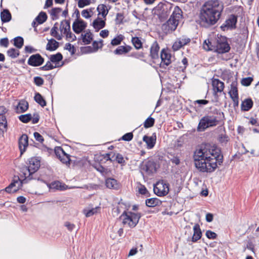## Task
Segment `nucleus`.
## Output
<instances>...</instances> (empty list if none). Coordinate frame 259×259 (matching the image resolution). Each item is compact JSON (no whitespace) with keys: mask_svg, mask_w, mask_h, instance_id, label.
<instances>
[{"mask_svg":"<svg viewBox=\"0 0 259 259\" xmlns=\"http://www.w3.org/2000/svg\"><path fill=\"white\" fill-rule=\"evenodd\" d=\"M211 148L210 144H202L194 152L195 166L201 172L212 173L217 169V164L210 156Z\"/></svg>","mask_w":259,"mask_h":259,"instance_id":"f257e3e1","label":"nucleus"},{"mask_svg":"<svg viewBox=\"0 0 259 259\" xmlns=\"http://www.w3.org/2000/svg\"><path fill=\"white\" fill-rule=\"evenodd\" d=\"M223 9V3L219 0L205 3L200 10V24L205 27L215 24L220 19Z\"/></svg>","mask_w":259,"mask_h":259,"instance_id":"f03ea898","label":"nucleus"},{"mask_svg":"<svg viewBox=\"0 0 259 259\" xmlns=\"http://www.w3.org/2000/svg\"><path fill=\"white\" fill-rule=\"evenodd\" d=\"M40 157H32L28 159L26 162L27 166L25 168L28 172V175L26 176V174L23 172L25 178L23 180L22 182H21V186L22 185L23 183H27L28 181L32 180L44 181L35 175V173L39 169L40 166Z\"/></svg>","mask_w":259,"mask_h":259,"instance_id":"7ed1b4c3","label":"nucleus"},{"mask_svg":"<svg viewBox=\"0 0 259 259\" xmlns=\"http://www.w3.org/2000/svg\"><path fill=\"white\" fill-rule=\"evenodd\" d=\"M142 214L140 212L135 213L124 210L119 217V219L122 220L124 225H127L131 228H135L138 224Z\"/></svg>","mask_w":259,"mask_h":259,"instance_id":"20e7f679","label":"nucleus"},{"mask_svg":"<svg viewBox=\"0 0 259 259\" xmlns=\"http://www.w3.org/2000/svg\"><path fill=\"white\" fill-rule=\"evenodd\" d=\"M139 168L144 179L145 177L144 172H145L148 175H152L156 173L158 169L156 161L152 159L143 161L140 164Z\"/></svg>","mask_w":259,"mask_h":259,"instance_id":"39448f33","label":"nucleus"},{"mask_svg":"<svg viewBox=\"0 0 259 259\" xmlns=\"http://www.w3.org/2000/svg\"><path fill=\"white\" fill-rule=\"evenodd\" d=\"M219 123L217 117L213 116H204L199 121L197 126L199 132L204 131L206 128L216 126Z\"/></svg>","mask_w":259,"mask_h":259,"instance_id":"423d86ee","label":"nucleus"},{"mask_svg":"<svg viewBox=\"0 0 259 259\" xmlns=\"http://www.w3.org/2000/svg\"><path fill=\"white\" fill-rule=\"evenodd\" d=\"M212 86L213 89V95L214 97V101L219 102V93H221L223 92L225 88L224 83L218 78H213L212 80Z\"/></svg>","mask_w":259,"mask_h":259,"instance_id":"0eeeda50","label":"nucleus"},{"mask_svg":"<svg viewBox=\"0 0 259 259\" xmlns=\"http://www.w3.org/2000/svg\"><path fill=\"white\" fill-rule=\"evenodd\" d=\"M237 21L238 16L235 14H231L226 20L225 23L221 25V29L223 31L235 29Z\"/></svg>","mask_w":259,"mask_h":259,"instance_id":"6e6552de","label":"nucleus"},{"mask_svg":"<svg viewBox=\"0 0 259 259\" xmlns=\"http://www.w3.org/2000/svg\"><path fill=\"white\" fill-rule=\"evenodd\" d=\"M210 155L213 157H212V159L214 161L213 162H215L217 164V168L218 165H221L224 161V157L222 154L221 149L218 148L216 145H214L211 146Z\"/></svg>","mask_w":259,"mask_h":259,"instance_id":"1a4fd4ad","label":"nucleus"},{"mask_svg":"<svg viewBox=\"0 0 259 259\" xmlns=\"http://www.w3.org/2000/svg\"><path fill=\"white\" fill-rule=\"evenodd\" d=\"M230 49V45L227 40L226 37H224L222 39H217L215 52L218 54H224L229 52Z\"/></svg>","mask_w":259,"mask_h":259,"instance_id":"9d476101","label":"nucleus"},{"mask_svg":"<svg viewBox=\"0 0 259 259\" xmlns=\"http://www.w3.org/2000/svg\"><path fill=\"white\" fill-rule=\"evenodd\" d=\"M44 58L38 53L31 55L27 61V64L32 67H38L44 63Z\"/></svg>","mask_w":259,"mask_h":259,"instance_id":"9b49d317","label":"nucleus"},{"mask_svg":"<svg viewBox=\"0 0 259 259\" xmlns=\"http://www.w3.org/2000/svg\"><path fill=\"white\" fill-rule=\"evenodd\" d=\"M178 23V21L169 18L166 22L162 25V30L166 34L172 32L176 29Z\"/></svg>","mask_w":259,"mask_h":259,"instance_id":"f8f14e48","label":"nucleus"},{"mask_svg":"<svg viewBox=\"0 0 259 259\" xmlns=\"http://www.w3.org/2000/svg\"><path fill=\"white\" fill-rule=\"evenodd\" d=\"M171 54L168 53L166 50L163 49L160 53L161 63L160 67L161 68H166V66H168L171 63Z\"/></svg>","mask_w":259,"mask_h":259,"instance_id":"ddd939ff","label":"nucleus"},{"mask_svg":"<svg viewBox=\"0 0 259 259\" xmlns=\"http://www.w3.org/2000/svg\"><path fill=\"white\" fill-rule=\"evenodd\" d=\"M87 26V23L81 19H76L72 24L73 31L79 34L83 31Z\"/></svg>","mask_w":259,"mask_h":259,"instance_id":"4468645a","label":"nucleus"},{"mask_svg":"<svg viewBox=\"0 0 259 259\" xmlns=\"http://www.w3.org/2000/svg\"><path fill=\"white\" fill-rule=\"evenodd\" d=\"M190 41L191 39L190 38L187 37L185 36H182L177 38V40L173 44L172 48L174 51H177L183 46L189 44Z\"/></svg>","mask_w":259,"mask_h":259,"instance_id":"2eb2a0df","label":"nucleus"},{"mask_svg":"<svg viewBox=\"0 0 259 259\" xmlns=\"http://www.w3.org/2000/svg\"><path fill=\"white\" fill-rule=\"evenodd\" d=\"M19 147L20 149L21 154H22L26 149L28 146V137L24 134L18 140Z\"/></svg>","mask_w":259,"mask_h":259,"instance_id":"dca6fc26","label":"nucleus"},{"mask_svg":"<svg viewBox=\"0 0 259 259\" xmlns=\"http://www.w3.org/2000/svg\"><path fill=\"white\" fill-rule=\"evenodd\" d=\"M143 141L145 142L147 144V148L149 149H152L155 144L156 141V134L154 133L152 134V136H148L147 135H145L143 138Z\"/></svg>","mask_w":259,"mask_h":259,"instance_id":"f3484780","label":"nucleus"},{"mask_svg":"<svg viewBox=\"0 0 259 259\" xmlns=\"http://www.w3.org/2000/svg\"><path fill=\"white\" fill-rule=\"evenodd\" d=\"M218 128L220 129V131L223 130V133L219 135L218 140L223 145H226L227 143L229 142L230 138L229 136L226 134L225 127L223 126H220L218 127Z\"/></svg>","mask_w":259,"mask_h":259,"instance_id":"a211bd4d","label":"nucleus"},{"mask_svg":"<svg viewBox=\"0 0 259 259\" xmlns=\"http://www.w3.org/2000/svg\"><path fill=\"white\" fill-rule=\"evenodd\" d=\"M194 233L191 239L193 242H196L202 237V232L198 224H195L193 227Z\"/></svg>","mask_w":259,"mask_h":259,"instance_id":"6ab92c4d","label":"nucleus"},{"mask_svg":"<svg viewBox=\"0 0 259 259\" xmlns=\"http://www.w3.org/2000/svg\"><path fill=\"white\" fill-rule=\"evenodd\" d=\"M28 103L24 100H21L16 106L15 110L17 113H23L28 109Z\"/></svg>","mask_w":259,"mask_h":259,"instance_id":"aec40b11","label":"nucleus"},{"mask_svg":"<svg viewBox=\"0 0 259 259\" xmlns=\"http://www.w3.org/2000/svg\"><path fill=\"white\" fill-rule=\"evenodd\" d=\"M159 49L160 47L157 42L156 41H154L150 49V56L152 59L154 60L158 59V52Z\"/></svg>","mask_w":259,"mask_h":259,"instance_id":"412c9836","label":"nucleus"},{"mask_svg":"<svg viewBox=\"0 0 259 259\" xmlns=\"http://www.w3.org/2000/svg\"><path fill=\"white\" fill-rule=\"evenodd\" d=\"M105 185L109 189L118 190L119 188V183L114 178H108L105 180Z\"/></svg>","mask_w":259,"mask_h":259,"instance_id":"4be33fe9","label":"nucleus"},{"mask_svg":"<svg viewBox=\"0 0 259 259\" xmlns=\"http://www.w3.org/2000/svg\"><path fill=\"white\" fill-rule=\"evenodd\" d=\"M132 47L128 45L120 46L117 47L114 51L115 55H121L128 53L132 50Z\"/></svg>","mask_w":259,"mask_h":259,"instance_id":"5701e85b","label":"nucleus"},{"mask_svg":"<svg viewBox=\"0 0 259 259\" xmlns=\"http://www.w3.org/2000/svg\"><path fill=\"white\" fill-rule=\"evenodd\" d=\"M253 105V102L250 98L245 99L241 104V109L243 111H248L250 110Z\"/></svg>","mask_w":259,"mask_h":259,"instance_id":"b1692460","label":"nucleus"},{"mask_svg":"<svg viewBox=\"0 0 259 259\" xmlns=\"http://www.w3.org/2000/svg\"><path fill=\"white\" fill-rule=\"evenodd\" d=\"M48 42L46 46V50L51 52L56 51L60 46L58 41L54 38L48 39Z\"/></svg>","mask_w":259,"mask_h":259,"instance_id":"393cba45","label":"nucleus"},{"mask_svg":"<svg viewBox=\"0 0 259 259\" xmlns=\"http://www.w3.org/2000/svg\"><path fill=\"white\" fill-rule=\"evenodd\" d=\"M105 25V21L102 20L99 17H98L95 20H94L92 23V26L96 29V32L104 28Z\"/></svg>","mask_w":259,"mask_h":259,"instance_id":"a878e982","label":"nucleus"},{"mask_svg":"<svg viewBox=\"0 0 259 259\" xmlns=\"http://www.w3.org/2000/svg\"><path fill=\"white\" fill-rule=\"evenodd\" d=\"M1 19L3 23L10 22L12 19V15L7 9H3L1 12Z\"/></svg>","mask_w":259,"mask_h":259,"instance_id":"bb28decb","label":"nucleus"},{"mask_svg":"<svg viewBox=\"0 0 259 259\" xmlns=\"http://www.w3.org/2000/svg\"><path fill=\"white\" fill-rule=\"evenodd\" d=\"M162 203V202L157 198H151L145 200L146 205L149 207L160 206Z\"/></svg>","mask_w":259,"mask_h":259,"instance_id":"cd10ccee","label":"nucleus"},{"mask_svg":"<svg viewBox=\"0 0 259 259\" xmlns=\"http://www.w3.org/2000/svg\"><path fill=\"white\" fill-rule=\"evenodd\" d=\"M231 89L228 92L230 97L234 96H239L238 90V82L237 78H235V80L233 81L231 84Z\"/></svg>","mask_w":259,"mask_h":259,"instance_id":"c85d7f7f","label":"nucleus"},{"mask_svg":"<svg viewBox=\"0 0 259 259\" xmlns=\"http://www.w3.org/2000/svg\"><path fill=\"white\" fill-rule=\"evenodd\" d=\"M153 191L154 193L159 197L165 196L168 193V190H165L164 188L162 189L161 186H157V183L154 185Z\"/></svg>","mask_w":259,"mask_h":259,"instance_id":"c756f323","label":"nucleus"},{"mask_svg":"<svg viewBox=\"0 0 259 259\" xmlns=\"http://www.w3.org/2000/svg\"><path fill=\"white\" fill-rule=\"evenodd\" d=\"M63 57L62 54L58 52L56 54L51 55L49 57V60L52 62V63L55 64V65H57L60 61L63 60Z\"/></svg>","mask_w":259,"mask_h":259,"instance_id":"7c9ffc66","label":"nucleus"},{"mask_svg":"<svg viewBox=\"0 0 259 259\" xmlns=\"http://www.w3.org/2000/svg\"><path fill=\"white\" fill-rule=\"evenodd\" d=\"M182 10L178 6H176L170 18H172L173 20L178 21V22H179V19L182 16Z\"/></svg>","mask_w":259,"mask_h":259,"instance_id":"2f4dec72","label":"nucleus"},{"mask_svg":"<svg viewBox=\"0 0 259 259\" xmlns=\"http://www.w3.org/2000/svg\"><path fill=\"white\" fill-rule=\"evenodd\" d=\"M34 101L40 105L42 107H44L47 105V102L41 95L39 93H35L34 97Z\"/></svg>","mask_w":259,"mask_h":259,"instance_id":"473e14b6","label":"nucleus"},{"mask_svg":"<svg viewBox=\"0 0 259 259\" xmlns=\"http://www.w3.org/2000/svg\"><path fill=\"white\" fill-rule=\"evenodd\" d=\"M48 19V15L45 12H40L38 15L35 18V20L37 21L38 24H42L47 21Z\"/></svg>","mask_w":259,"mask_h":259,"instance_id":"72a5a7b5","label":"nucleus"},{"mask_svg":"<svg viewBox=\"0 0 259 259\" xmlns=\"http://www.w3.org/2000/svg\"><path fill=\"white\" fill-rule=\"evenodd\" d=\"M62 9L59 7L53 8L50 11L51 19L56 20L59 19V14L62 11Z\"/></svg>","mask_w":259,"mask_h":259,"instance_id":"f704fd0d","label":"nucleus"},{"mask_svg":"<svg viewBox=\"0 0 259 259\" xmlns=\"http://www.w3.org/2000/svg\"><path fill=\"white\" fill-rule=\"evenodd\" d=\"M57 25V22L55 23L54 26L51 29L50 34L58 40H60L62 39V35L61 34H59L57 31L58 29Z\"/></svg>","mask_w":259,"mask_h":259,"instance_id":"c9c22d12","label":"nucleus"},{"mask_svg":"<svg viewBox=\"0 0 259 259\" xmlns=\"http://www.w3.org/2000/svg\"><path fill=\"white\" fill-rule=\"evenodd\" d=\"M131 41L136 50L142 48L143 43L140 37L137 36L132 37Z\"/></svg>","mask_w":259,"mask_h":259,"instance_id":"e433bc0d","label":"nucleus"},{"mask_svg":"<svg viewBox=\"0 0 259 259\" xmlns=\"http://www.w3.org/2000/svg\"><path fill=\"white\" fill-rule=\"evenodd\" d=\"M52 62L50 61H48L46 64V65H45L44 66H41L40 67H39V70H44V71H48V70H52L56 67H60V66L59 65H55L54 66L52 63ZM63 63H62L60 66H62L63 65Z\"/></svg>","mask_w":259,"mask_h":259,"instance_id":"4c0bfd02","label":"nucleus"},{"mask_svg":"<svg viewBox=\"0 0 259 259\" xmlns=\"http://www.w3.org/2000/svg\"><path fill=\"white\" fill-rule=\"evenodd\" d=\"M215 45H212V42L209 39L205 40L203 44V47L204 50L206 51H213L214 52H215Z\"/></svg>","mask_w":259,"mask_h":259,"instance_id":"58836bf2","label":"nucleus"},{"mask_svg":"<svg viewBox=\"0 0 259 259\" xmlns=\"http://www.w3.org/2000/svg\"><path fill=\"white\" fill-rule=\"evenodd\" d=\"M8 126L7 121L5 115H0V130L3 133L7 131Z\"/></svg>","mask_w":259,"mask_h":259,"instance_id":"ea45409f","label":"nucleus"},{"mask_svg":"<svg viewBox=\"0 0 259 259\" xmlns=\"http://www.w3.org/2000/svg\"><path fill=\"white\" fill-rule=\"evenodd\" d=\"M97 10L98 11L99 14H101L103 18H105L108 13V10L104 4L99 5L97 7Z\"/></svg>","mask_w":259,"mask_h":259,"instance_id":"a19ab883","label":"nucleus"},{"mask_svg":"<svg viewBox=\"0 0 259 259\" xmlns=\"http://www.w3.org/2000/svg\"><path fill=\"white\" fill-rule=\"evenodd\" d=\"M7 54L9 57L14 59L20 55V51L18 50L12 48L7 50Z\"/></svg>","mask_w":259,"mask_h":259,"instance_id":"79ce46f5","label":"nucleus"},{"mask_svg":"<svg viewBox=\"0 0 259 259\" xmlns=\"http://www.w3.org/2000/svg\"><path fill=\"white\" fill-rule=\"evenodd\" d=\"M14 46L17 49L22 48L24 45V39L21 36H17L13 39Z\"/></svg>","mask_w":259,"mask_h":259,"instance_id":"37998d69","label":"nucleus"},{"mask_svg":"<svg viewBox=\"0 0 259 259\" xmlns=\"http://www.w3.org/2000/svg\"><path fill=\"white\" fill-rule=\"evenodd\" d=\"M62 154V158L61 159V161L66 165L70 164V156L69 154L66 153L64 150L63 149V151L61 152Z\"/></svg>","mask_w":259,"mask_h":259,"instance_id":"c03bdc74","label":"nucleus"},{"mask_svg":"<svg viewBox=\"0 0 259 259\" xmlns=\"http://www.w3.org/2000/svg\"><path fill=\"white\" fill-rule=\"evenodd\" d=\"M124 37L122 34H119L112 39L111 45L113 46L119 45L121 41L123 40Z\"/></svg>","mask_w":259,"mask_h":259,"instance_id":"a18cd8bd","label":"nucleus"},{"mask_svg":"<svg viewBox=\"0 0 259 259\" xmlns=\"http://www.w3.org/2000/svg\"><path fill=\"white\" fill-rule=\"evenodd\" d=\"M155 123V119L151 116H149L144 122V127L146 128L152 127Z\"/></svg>","mask_w":259,"mask_h":259,"instance_id":"49530a36","label":"nucleus"},{"mask_svg":"<svg viewBox=\"0 0 259 259\" xmlns=\"http://www.w3.org/2000/svg\"><path fill=\"white\" fill-rule=\"evenodd\" d=\"M18 118L22 122L27 123L32 119V115L30 113L22 114L18 116Z\"/></svg>","mask_w":259,"mask_h":259,"instance_id":"de8ad7c7","label":"nucleus"},{"mask_svg":"<svg viewBox=\"0 0 259 259\" xmlns=\"http://www.w3.org/2000/svg\"><path fill=\"white\" fill-rule=\"evenodd\" d=\"M100 208V207H96L89 210L84 209L83 212L86 217H90L97 213L98 212V210Z\"/></svg>","mask_w":259,"mask_h":259,"instance_id":"09e8293b","label":"nucleus"},{"mask_svg":"<svg viewBox=\"0 0 259 259\" xmlns=\"http://www.w3.org/2000/svg\"><path fill=\"white\" fill-rule=\"evenodd\" d=\"M49 187L51 189H55L59 190H65L64 188L62 187V183L59 181H54L53 182H52L49 185Z\"/></svg>","mask_w":259,"mask_h":259,"instance_id":"8fccbe9b","label":"nucleus"},{"mask_svg":"<svg viewBox=\"0 0 259 259\" xmlns=\"http://www.w3.org/2000/svg\"><path fill=\"white\" fill-rule=\"evenodd\" d=\"M115 159L114 160H115L118 164H121L122 166H124L126 164V162L124 159L123 156L120 153L115 154Z\"/></svg>","mask_w":259,"mask_h":259,"instance_id":"3c124183","label":"nucleus"},{"mask_svg":"<svg viewBox=\"0 0 259 259\" xmlns=\"http://www.w3.org/2000/svg\"><path fill=\"white\" fill-rule=\"evenodd\" d=\"M103 41L102 39H100L99 41L97 40L93 41L92 43V48L95 52H96L99 49L102 48L103 46Z\"/></svg>","mask_w":259,"mask_h":259,"instance_id":"603ef678","label":"nucleus"},{"mask_svg":"<svg viewBox=\"0 0 259 259\" xmlns=\"http://www.w3.org/2000/svg\"><path fill=\"white\" fill-rule=\"evenodd\" d=\"M147 53H144L143 52H132L128 56L133 58H135L136 59H140L141 58H145V55Z\"/></svg>","mask_w":259,"mask_h":259,"instance_id":"864d4df0","label":"nucleus"},{"mask_svg":"<svg viewBox=\"0 0 259 259\" xmlns=\"http://www.w3.org/2000/svg\"><path fill=\"white\" fill-rule=\"evenodd\" d=\"M253 80V78L251 77L243 78L241 81V83L243 86L248 87L251 84Z\"/></svg>","mask_w":259,"mask_h":259,"instance_id":"5fc2aeb1","label":"nucleus"},{"mask_svg":"<svg viewBox=\"0 0 259 259\" xmlns=\"http://www.w3.org/2000/svg\"><path fill=\"white\" fill-rule=\"evenodd\" d=\"M138 191L140 194L145 195L146 197H149L150 196V193L146 187L143 185H141L140 187L139 188Z\"/></svg>","mask_w":259,"mask_h":259,"instance_id":"6e6d98bb","label":"nucleus"},{"mask_svg":"<svg viewBox=\"0 0 259 259\" xmlns=\"http://www.w3.org/2000/svg\"><path fill=\"white\" fill-rule=\"evenodd\" d=\"M64 49L69 51L72 55L75 54L76 51L75 47L70 43L66 44Z\"/></svg>","mask_w":259,"mask_h":259,"instance_id":"4d7b16f0","label":"nucleus"},{"mask_svg":"<svg viewBox=\"0 0 259 259\" xmlns=\"http://www.w3.org/2000/svg\"><path fill=\"white\" fill-rule=\"evenodd\" d=\"M133 137H134V135H133V133L129 132V133H127L125 134L124 135H123L121 137L120 139L123 141H124L129 142V141H131L133 139Z\"/></svg>","mask_w":259,"mask_h":259,"instance_id":"13d9d810","label":"nucleus"},{"mask_svg":"<svg viewBox=\"0 0 259 259\" xmlns=\"http://www.w3.org/2000/svg\"><path fill=\"white\" fill-rule=\"evenodd\" d=\"M81 38L82 39V42L85 45H89L90 44L93 40V34H90L89 35L85 37H82Z\"/></svg>","mask_w":259,"mask_h":259,"instance_id":"bf43d9fd","label":"nucleus"},{"mask_svg":"<svg viewBox=\"0 0 259 259\" xmlns=\"http://www.w3.org/2000/svg\"><path fill=\"white\" fill-rule=\"evenodd\" d=\"M182 63L184 65V66H180L179 67H177V70L184 72L188 65L187 59L186 57H184L182 60Z\"/></svg>","mask_w":259,"mask_h":259,"instance_id":"052dcab7","label":"nucleus"},{"mask_svg":"<svg viewBox=\"0 0 259 259\" xmlns=\"http://www.w3.org/2000/svg\"><path fill=\"white\" fill-rule=\"evenodd\" d=\"M63 151V148L61 147L57 146L54 149V153L57 157L61 161L62 158L61 152Z\"/></svg>","mask_w":259,"mask_h":259,"instance_id":"680f3d73","label":"nucleus"},{"mask_svg":"<svg viewBox=\"0 0 259 259\" xmlns=\"http://www.w3.org/2000/svg\"><path fill=\"white\" fill-rule=\"evenodd\" d=\"M80 50L83 54H89L95 52L91 46L81 47Z\"/></svg>","mask_w":259,"mask_h":259,"instance_id":"e2e57ef3","label":"nucleus"},{"mask_svg":"<svg viewBox=\"0 0 259 259\" xmlns=\"http://www.w3.org/2000/svg\"><path fill=\"white\" fill-rule=\"evenodd\" d=\"M157 186H161L162 189L164 188L165 190H168V192L169 191L170 185L168 183L164 182L163 180H161L157 182Z\"/></svg>","mask_w":259,"mask_h":259,"instance_id":"0e129e2a","label":"nucleus"},{"mask_svg":"<svg viewBox=\"0 0 259 259\" xmlns=\"http://www.w3.org/2000/svg\"><path fill=\"white\" fill-rule=\"evenodd\" d=\"M205 235L206 237L209 239H214L217 237V234L210 230H207L206 232Z\"/></svg>","mask_w":259,"mask_h":259,"instance_id":"69168bd1","label":"nucleus"},{"mask_svg":"<svg viewBox=\"0 0 259 259\" xmlns=\"http://www.w3.org/2000/svg\"><path fill=\"white\" fill-rule=\"evenodd\" d=\"M34 80V83L37 85V86H41L44 83V80L43 78L40 76H35L33 78Z\"/></svg>","mask_w":259,"mask_h":259,"instance_id":"338daca9","label":"nucleus"},{"mask_svg":"<svg viewBox=\"0 0 259 259\" xmlns=\"http://www.w3.org/2000/svg\"><path fill=\"white\" fill-rule=\"evenodd\" d=\"M124 18L123 15L122 13H118L116 14L115 21L117 24H120L123 23V19Z\"/></svg>","mask_w":259,"mask_h":259,"instance_id":"774afa93","label":"nucleus"}]
</instances>
